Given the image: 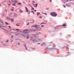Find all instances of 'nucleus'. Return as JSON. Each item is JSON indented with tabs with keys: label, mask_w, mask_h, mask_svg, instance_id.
<instances>
[{
	"label": "nucleus",
	"mask_w": 74,
	"mask_h": 74,
	"mask_svg": "<svg viewBox=\"0 0 74 74\" xmlns=\"http://www.w3.org/2000/svg\"><path fill=\"white\" fill-rule=\"evenodd\" d=\"M33 36H34V37H32V38L30 40H31V41H32L33 42H37V40L36 39H34V37H36V36H35L36 35H34Z\"/></svg>",
	"instance_id": "obj_1"
},
{
	"label": "nucleus",
	"mask_w": 74,
	"mask_h": 74,
	"mask_svg": "<svg viewBox=\"0 0 74 74\" xmlns=\"http://www.w3.org/2000/svg\"><path fill=\"white\" fill-rule=\"evenodd\" d=\"M51 15L53 16H57V14L55 12H52L50 13Z\"/></svg>",
	"instance_id": "obj_2"
},
{
	"label": "nucleus",
	"mask_w": 74,
	"mask_h": 74,
	"mask_svg": "<svg viewBox=\"0 0 74 74\" xmlns=\"http://www.w3.org/2000/svg\"><path fill=\"white\" fill-rule=\"evenodd\" d=\"M29 31H33V30H29V31H28L27 30V29H26L25 30L23 31V33H29Z\"/></svg>",
	"instance_id": "obj_3"
},
{
	"label": "nucleus",
	"mask_w": 74,
	"mask_h": 74,
	"mask_svg": "<svg viewBox=\"0 0 74 74\" xmlns=\"http://www.w3.org/2000/svg\"><path fill=\"white\" fill-rule=\"evenodd\" d=\"M32 27H36V28H38L40 26L39 25H34L33 26H32Z\"/></svg>",
	"instance_id": "obj_4"
},
{
	"label": "nucleus",
	"mask_w": 74,
	"mask_h": 74,
	"mask_svg": "<svg viewBox=\"0 0 74 74\" xmlns=\"http://www.w3.org/2000/svg\"><path fill=\"white\" fill-rule=\"evenodd\" d=\"M25 8L26 12H29V10H28V9H27V8L26 7H25Z\"/></svg>",
	"instance_id": "obj_5"
},
{
	"label": "nucleus",
	"mask_w": 74,
	"mask_h": 74,
	"mask_svg": "<svg viewBox=\"0 0 74 74\" xmlns=\"http://www.w3.org/2000/svg\"><path fill=\"white\" fill-rule=\"evenodd\" d=\"M12 2H14L15 3H18V1H12Z\"/></svg>",
	"instance_id": "obj_6"
},
{
	"label": "nucleus",
	"mask_w": 74,
	"mask_h": 74,
	"mask_svg": "<svg viewBox=\"0 0 74 74\" xmlns=\"http://www.w3.org/2000/svg\"><path fill=\"white\" fill-rule=\"evenodd\" d=\"M66 6L67 7H70L71 5H68V4H66Z\"/></svg>",
	"instance_id": "obj_7"
},
{
	"label": "nucleus",
	"mask_w": 74,
	"mask_h": 74,
	"mask_svg": "<svg viewBox=\"0 0 74 74\" xmlns=\"http://www.w3.org/2000/svg\"><path fill=\"white\" fill-rule=\"evenodd\" d=\"M70 53L69 54H68L67 56H68V55H71V53H70L69 52H68V53Z\"/></svg>",
	"instance_id": "obj_8"
},
{
	"label": "nucleus",
	"mask_w": 74,
	"mask_h": 74,
	"mask_svg": "<svg viewBox=\"0 0 74 74\" xmlns=\"http://www.w3.org/2000/svg\"><path fill=\"white\" fill-rule=\"evenodd\" d=\"M6 19L7 20H10V18H8V17H6Z\"/></svg>",
	"instance_id": "obj_9"
},
{
	"label": "nucleus",
	"mask_w": 74,
	"mask_h": 74,
	"mask_svg": "<svg viewBox=\"0 0 74 74\" xmlns=\"http://www.w3.org/2000/svg\"><path fill=\"white\" fill-rule=\"evenodd\" d=\"M10 21H11V22H14V19H13L12 18H11L10 19Z\"/></svg>",
	"instance_id": "obj_10"
},
{
	"label": "nucleus",
	"mask_w": 74,
	"mask_h": 74,
	"mask_svg": "<svg viewBox=\"0 0 74 74\" xmlns=\"http://www.w3.org/2000/svg\"><path fill=\"white\" fill-rule=\"evenodd\" d=\"M38 4H36L35 5V7H37Z\"/></svg>",
	"instance_id": "obj_11"
},
{
	"label": "nucleus",
	"mask_w": 74,
	"mask_h": 74,
	"mask_svg": "<svg viewBox=\"0 0 74 74\" xmlns=\"http://www.w3.org/2000/svg\"><path fill=\"white\" fill-rule=\"evenodd\" d=\"M15 4H16L15 3H13L12 4V5H13L14 6H15Z\"/></svg>",
	"instance_id": "obj_12"
},
{
	"label": "nucleus",
	"mask_w": 74,
	"mask_h": 74,
	"mask_svg": "<svg viewBox=\"0 0 74 74\" xmlns=\"http://www.w3.org/2000/svg\"><path fill=\"white\" fill-rule=\"evenodd\" d=\"M19 11L21 13H22V12H23V11L21 10H20Z\"/></svg>",
	"instance_id": "obj_13"
},
{
	"label": "nucleus",
	"mask_w": 74,
	"mask_h": 74,
	"mask_svg": "<svg viewBox=\"0 0 74 74\" xmlns=\"http://www.w3.org/2000/svg\"><path fill=\"white\" fill-rule=\"evenodd\" d=\"M39 14H40V13L39 12H37V15H39Z\"/></svg>",
	"instance_id": "obj_14"
},
{
	"label": "nucleus",
	"mask_w": 74,
	"mask_h": 74,
	"mask_svg": "<svg viewBox=\"0 0 74 74\" xmlns=\"http://www.w3.org/2000/svg\"><path fill=\"white\" fill-rule=\"evenodd\" d=\"M31 6V7H32V10H34V8L32 7V6Z\"/></svg>",
	"instance_id": "obj_15"
},
{
	"label": "nucleus",
	"mask_w": 74,
	"mask_h": 74,
	"mask_svg": "<svg viewBox=\"0 0 74 74\" xmlns=\"http://www.w3.org/2000/svg\"><path fill=\"white\" fill-rule=\"evenodd\" d=\"M42 14H45V15H47V14L46 13H43V12H42Z\"/></svg>",
	"instance_id": "obj_16"
},
{
	"label": "nucleus",
	"mask_w": 74,
	"mask_h": 74,
	"mask_svg": "<svg viewBox=\"0 0 74 74\" xmlns=\"http://www.w3.org/2000/svg\"><path fill=\"white\" fill-rule=\"evenodd\" d=\"M42 24H46V23H42L40 25H42Z\"/></svg>",
	"instance_id": "obj_17"
},
{
	"label": "nucleus",
	"mask_w": 74,
	"mask_h": 74,
	"mask_svg": "<svg viewBox=\"0 0 74 74\" xmlns=\"http://www.w3.org/2000/svg\"><path fill=\"white\" fill-rule=\"evenodd\" d=\"M18 5H21L22 4V3H18Z\"/></svg>",
	"instance_id": "obj_18"
},
{
	"label": "nucleus",
	"mask_w": 74,
	"mask_h": 74,
	"mask_svg": "<svg viewBox=\"0 0 74 74\" xmlns=\"http://www.w3.org/2000/svg\"><path fill=\"white\" fill-rule=\"evenodd\" d=\"M31 12H32V13H33V14H34V12L33 11H31Z\"/></svg>",
	"instance_id": "obj_19"
},
{
	"label": "nucleus",
	"mask_w": 74,
	"mask_h": 74,
	"mask_svg": "<svg viewBox=\"0 0 74 74\" xmlns=\"http://www.w3.org/2000/svg\"><path fill=\"white\" fill-rule=\"evenodd\" d=\"M67 1H65V3H67V2H69V0H66Z\"/></svg>",
	"instance_id": "obj_20"
},
{
	"label": "nucleus",
	"mask_w": 74,
	"mask_h": 74,
	"mask_svg": "<svg viewBox=\"0 0 74 74\" xmlns=\"http://www.w3.org/2000/svg\"><path fill=\"white\" fill-rule=\"evenodd\" d=\"M67 42H68V43H70L71 42L69 40H68Z\"/></svg>",
	"instance_id": "obj_21"
},
{
	"label": "nucleus",
	"mask_w": 74,
	"mask_h": 74,
	"mask_svg": "<svg viewBox=\"0 0 74 74\" xmlns=\"http://www.w3.org/2000/svg\"><path fill=\"white\" fill-rule=\"evenodd\" d=\"M2 27H4V26H0V28H2Z\"/></svg>",
	"instance_id": "obj_22"
},
{
	"label": "nucleus",
	"mask_w": 74,
	"mask_h": 74,
	"mask_svg": "<svg viewBox=\"0 0 74 74\" xmlns=\"http://www.w3.org/2000/svg\"><path fill=\"white\" fill-rule=\"evenodd\" d=\"M62 26H65V24H64L63 25H62Z\"/></svg>",
	"instance_id": "obj_23"
},
{
	"label": "nucleus",
	"mask_w": 74,
	"mask_h": 74,
	"mask_svg": "<svg viewBox=\"0 0 74 74\" xmlns=\"http://www.w3.org/2000/svg\"><path fill=\"white\" fill-rule=\"evenodd\" d=\"M29 36H27V39H28V38H29Z\"/></svg>",
	"instance_id": "obj_24"
},
{
	"label": "nucleus",
	"mask_w": 74,
	"mask_h": 74,
	"mask_svg": "<svg viewBox=\"0 0 74 74\" xmlns=\"http://www.w3.org/2000/svg\"><path fill=\"white\" fill-rule=\"evenodd\" d=\"M6 42H8V40H6Z\"/></svg>",
	"instance_id": "obj_25"
},
{
	"label": "nucleus",
	"mask_w": 74,
	"mask_h": 74,
	"mask_svg": "<svg viewBox=\"0 0 74 74\" xmlns=\"http://www.w3.org/2000/svg\"><path fill=\"white\" fill-rule=\"evenodd\" d=\"M16 25L17 26H19V25L18 24H16Z\"/></svg>",
	"instance_id": "obj_26"
},
{
	"label": "nucleus",
	"mask_w": 74,
	"mask_h": 74,
	"mask_svg": "<svg viewBox=\"0 0 74 74\" xmlns=\"http://www.w3.org/2000/svg\"><path fill=\"white\" fill-rule=\"evenodd\" d=\"M25 49H27V48H26V46H25Z\"/></svg>",
	"instance_id": "obj_27"
},
{
	"label": "nucleus",
	"mask_w": 74,
	"mask_h": 74,
	"mask_svg": "<svg viewBox=\"0 0 74 74\" xmlns=\"http://www.w3.org/2000/svg\"><path fill=\"white\" fill-rule=\"evenodd\" d=\"M8 27H9V28H10H10H11V27H10V26H9Z\"/></svg>",
	"instance_id": "obj_28"
},
{
	"label": "nucleus",
	"mask_w": 74,
	"mask_h": 74,
	"mask_svg": "<svg viewBox=\"0 0 74 74\" xmlns=\"http://www.w3.org/2000/svg\"><path fill=\"white\" fill-rule=\"evenodd\" d=\"M50 2H52V0H50Z\"/></svg>",
	"instance_id": "obj_29"
},
{
	"label": "nucleus",
	"mask_w": 74,
	"mask_h": 74,
	"mask_svg": "<svg viewBox=\"0 0 74 74\" xmlns=\"http://www.w3.org/2000/svg\"><path fill=\"white\" fill-rule=\"evenodd\" d=\"M5 23H6V24H7V25H8V23H7L5 22Z\"/></svg>",
	"instance_id": "obj_30"
},
{
	"label": "nucleus",
	"mask_w": 74,
	"mask_h": 74,
	"mask_svg": "<svg viewBox=\"0 0 74 74\" xmlns=\"http://www.w3.org/2000/svg\"><path fill=\"white\" fill-rule=\"evenodd\" d=\"M16 30H17V31H18V30H19V29H16Z\"/></svg>",
	"instance_id": "obj_31"
},
{
	"label": "nucleus",
	"mask_w": 74,
	"mask_h": 74,
	"mask_svg": "<svg viewBox=\"0 0 74 74\" xmlns=\"http://www.w3.org/2000/svg\"><path fill=\"white\" fill-rule=\"evenodd\" d=\"M33 3H35V2H34V1H33Z\"/></svg>",
	"instance_id": "obj_32"
},
{
	"label": "nucleus",
	"mask_w": 74,
	"mask_h": 74,
	"mask_svg": "<svg viewBox=\"0 0 74 74\" xmlns=\"http://www.w3.org/2000/svg\"><path fill=\"white\" fill-rule=\"evenodd\" d=\"M36 11H37V10H34V11H35V12H36Z\"/></svg>",
	"instance_id": "obj_33"
},
{
	"label": "nucleus",
	"mask_w": 74,
	"mask_h": 74,
	"mask_svg": "<svg viewBox=\"0 0 74 74\" xmlns=\"http://www.w3.org/2000/svg\"><path fill=\"white\" fill-rule=\"evenodd\" d=\"M63 6L64 7V8H65V5H64Z\"/></svg>",
	"instance_id": "obj_34"
},
{
	"label": "nucleus",
	"mask_w": 74,
	"mask_h": 74,
	"mask_svg": "<svg viewBox=\"0 0 74 74\" xmlns=\"http://www.w3.org/2000/svg\"><path fill=\"white\" fill-rule=\"evenodd\" d=\"M11 11H14L13 9H11Z\"/></svg>",
	"instance_id": "obj_35"
},
{
	"label": "nucleus",
	"mask_w": 74,
	"mask_h": 74,
	"mask_svg": "<svg viewBox=\"0 0 74 74\" xmlns=\"http://www.w3.org/2000/svg\"><path fill=\"white\" fill-rule=\"evenodd\" d=\"M44 25H41V27H43Z\"/></svg>",
	"instance_id": "obj_36"
},
{
	"label": "nucleus",
	"mask_w": 74,
	"mask_h": 74,
	"mask_svg": "<svg viewBox=\"0 0 74 74\" xmlns=\"http://www.w3.org/2000/svg\"><path fill=\"white\" fill-rule=\"evenodd\" d=\"M20 44V43H18V45H19Z\"/></svg>",
	"instance_id": "obj_37"
},
{
	"label": "nucleus",
	"mask_w": 74,
	"mask_h": 74,
	"mask_svg": "<svg viewBox=\"0 0 74 74\" xmlns=\"http://www.w3.org/2000/svg\"><path fill=\"white\" fill-rule=\"evenodd\" d=\"M29 23H28L27 24V25H29Z\"/></svg>",
	"instance_id": "obj_38"
},
{
	"label": "nucleus",
	"mask_w": 74,
	"mask_h": 74,
	"mask_svg": "<svg viewBox=\"0 0 74 74\" xmlns=\"http://www.w3.org/2000/svg\"><path fill=\"white\" fill-rule=\"evenodd\" d=\"M11 38H13V36H11Z\"/></svg>",
	"instance_id": "obj_39"
},
{
	"label": "nucleus",
	"mask_w": 74,
	"mask_h": 74,
	"mask_svg": "<svg viewBox=\"0 0 74 74\" xmlns=\"http://www.w3.org/2000/svg\"><path fill=\"white\" fill-rule=\"evenodd\" d=\"M39 17H40V18H42V17H41V16H40Z\"/></svg>",
	"instance_id": "obj_40"
},
{
	"label": "nucleus",
	"mask_w": 74,
	"mask_h": 74,
	"mask_svg": "<svg viewBox=\"0 0 74 74\" xmlns=\"http://www.w3.org/2000/svg\"><path fill=\"white\" fill-rule=\"evenodd\" d=\"M37 44H40V43H37Z\"/></svg>",
	"instance_id": "obj_41"
},
{
	"label": "nucleus",
	"mask_w": 74,
	"mask_h": 74,
	"mask_svg": "<svg viewBox=\"0 0 74 74\" xmlns=\"http://www.w3.org/2000/svg\"><path fill=\"white\" fill-rule=\"evenodd\" d=\"M73 0H70V1H72Z\"/></svg>",
	"instance_id": "obj_42"
},
{
	"label": "nucleus",
	"mask_w": 74,
	"mask_h": 74,
	"mask_svg": "<svg viewBox=\"0 0 74 74\" xmlns=\"http://www.w3.org/2000/svg\"><path fill=\"white\" fill-rule=\"evenodd\" d=\"M33 49H35V48H34Z\"/></svg>",
	"instance_id": "obj_43"
},
{
	"label": "nucleus",
	"mask_w": 74,
	"mask_h": 74,
	"mask_svg": "<svg viewBox=\"0 0 74 74\" xmlns=\"http://www.w3.org/2000/svg\"><path fill=\"white\" fill-rule=\"evenodd\" d=\"M16 36V35H18V34H16V35H15Z\"/></svg>",
	"instance_id": "obj_44"
},
{
	"label": "nucleus",
	"mask_w": 74,
	"mask_h": 74,
	"mask_svg": "<svg viewBox=\"0 0 74 74\" xmlns=\"http://www.w3.org/2000/svg\"><path fill=\"white\" fill-rule=\"evenodd\" d=\"M45 44L44 43H43V44Z\"/></svg>",
	"instance_id": "obj_45"
},
{
	"label": "nucleus",
	"mask_w": 74,
	"mask_h": 74,
	"mask_svg": "<svg viewBox=\"0 0 74 74\" xmlns=\"http://www.w3.org/2000/svg\"><path fill=\"white\" fill-rule=\"evenodd\" d=\"M65 47H67V46Z\"/></svg>",
	"instance_id": "obj_46"
},
{
	"label": "nucleus",
	"mask_w": 74,
	"mask_h": 74,
	"mask_svg": "<svg viewBox=\"0 0 74 74\" xmlns=\"http://www.w3.org/2000/svg\"><path fill=\"white\" fill-rule=\"evenodd\" d=\"M23 3H25V2H23Z\"/></svg>",
	"instance_id": "obj_47"
},
{
	"label": "nucleus",
	"mask_w": 74,
	"mask_h": 74,
	"mask_svg": "<svg viewBox=\"0 0 74 74\" xmlns=\"http://www.w3.org/2000/svg\"><path fill=\"white\" fill-rule=\"evenodd\" d=\"M65 26H66V24H65Z\"/></svg>",
	"instance_id": "obj_48"
},
{
	"label": "nucleus",
	"mask_w": 74,
	"mask_h": 74,
	"mask_svg": "<svg viewBox=\"0 0 74 74\" xmlns=\"http://www.w3.org/2000/svg\"><path fill=\"white\" fill-rule=\"evenodd\" d=\"M1 5H0V6Z\"/></svg>",
	"instance_id": "obj_49"
},
{
	"label": "nucleus",
	"mask_w": 74,
	"mask_h": 74,
	"mask_svg": "<svg viewBox=\"0 0 74 74\" xmlns=\"http://www.w3.org/2000/svg\"><path fill=\"white\" fill-rule=\"evenodd\" d=\"M48 9H47V10H48Z\"/></svg>",
	"instance_id": "obj_50"
},
{
	"label": "nucleus",
	"mask_w": 74,
	"mask_h": 74,
	"mask_svg": "<svg viewBox=\"0 0 74 74\" xmlns=\"http://www.w3.org/2000/svg\"><path fill=\"white\" fill-rule=\"evenodd\" d=\"M10 5V4L9 5Z\"/></svg>",
	"instance_id": "obj_51"
}]
</instances>
